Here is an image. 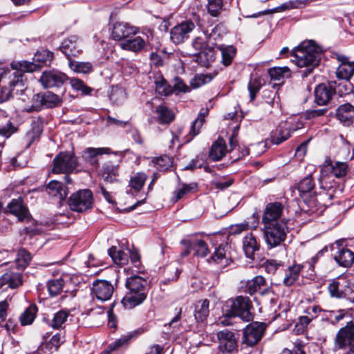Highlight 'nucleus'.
I'll list each match as a JSON object with an SVG mask.
<instances>
[{"label":"nucleus","instance_id":"69168bd1","mask_svg":"<svg viewBox=\"0 0 354 354\" xmlns=\"http://www.w3.org/2000/svg\"><path fill=\"white\" fill-rule=\"evenodd\" d=\"M333 165L332 160L329 158H327L325 160L324 164L321 168V176L319 178V183L322 189H325V185L324 184L326 183L323 177L325 175H327L328 172L331 170V167Z\"/></svg>","mask_w":354,"mask_h":354},{"label":"nucleus","instance_id":"39448f33","mask_svg":"<svg viewBox=\"0 0 354 354\" xmlns=\"http://www.w3.org/2000/svg\"><path fill=\"white\" fill-rule=\"evenodd\" d=\"M320 46H296L290 52L292 59L299 67L316 65Z\"/></svg>","mask_w":354,"mask_h":354},{"label":"nucleus","instance_id":"603ef678","mask_svg":"<svg viewBox=\"0 0 354 354\" xmlns=\"http://www.w3.org/2000/svg\"><path fill=\"white\" fill-rule=\"evenodd\" d=\"M31 261L30 254L25 249L22 248L18 251L16 263L17 268L24 269L30 263Z\"/></svg>","mask_w":354,"mask_h":354},{"label":"nucleus","instance_id":"a18cd8bd","mask_svg":"<svg viewBox=\"0 0 354 354\" xmlns=\"http://www.w3.org/2000/svg\"><path fill=\"white\" fill-rule=\"evenodd\" d=\"M59 50L66 57L69 63L73 62L74 59L82 53V50L79 48V46H60Z\"/></svg>","mask_w":354,"mask_h":354},{"label":"nucleus","instance_id":"0eeeda50","mask_svg":"<svg viewBox=\"0 0 354 354\" xmlns=\"http://www.w3.org/2000/svg\"><path fill=\"white\" fill-rule=\"evenodd\" d=\"M288 228L284 220L279 223L264 224L263 234L266 243L270 248L279 245L286 238Z\"/></svg>","mask_w":354,"mask_h":354},{"label":"nucleus","instance_id":"0e129e2a","mask_svg":"<svg viewBox=\"0 0 354 354\" xmlns=\"http://www.w3.org/2000/svg\"><path fill=\"white\" fill-rule=\"evenodd\" d=\"M283 266L281 261L268 259L263 263L265 270L268 274H274L275 272Z\"/></svg>","mask_w":354,"mask_h":354},{"label":"nucleus","instance_id":"e433bc0d","mask_svg":"<svg viewBox=\"0 0 354 354\" xmlns=\"http://www.w3.org/2000/svg\"><path fill=\"white\" fill-rule=\"evenodd\" d=\"M307 1H308V0L290 1L288 2L281 4L279 7H277V8H274L272 9L266 10L261 12V13L262 15H268V14H272V13L277 12L284 11L286 10L299 8H301L302 6H304L306 5V2H307Z\"/></svg>","mask_w":354,"mask_h":354},{"label":"nucleus","instance_id":"4c0bfd02","mask_svg":"<svg viewBox=\"0 0 354 354\" xmlns=\"http://www.w3.org/2000/svg\"><path fill=\"white\" fill-rule=\"evenodd\" d=\"M268 73L271 80L283 82L291 76V71L288 66H275L268 69Z\"/></svg>","mask_w":354,"mask_h":354},{"label":"nucleus","instance_id":"79ce46f5","mask_svg":"<svg viewBox=\"0 0 354 354\" xmlns=\"http://www.w3.org/2000/svg\"><path fill=\"white\" fill-rule=\"evenodd\" d=\"M37 312V306L35 304L30 305L19 317L21 325L28 326L32 324L35 319Z\"/></svg>","mask_w":354,"mask_h":354},{"label":"nucleus","instance_id":"6e6552de","mask_svg":"<svg viewBox=\"0 0 354 354\" xmlns=\"http://www.w3.org/2000/svg\"><path fill=\"white\" fill-rule=\"evenodd\" d=\"M333 350L348 351L344 354H354V322L349 321L346 326L342 327L337 333L334 339Z\"/></svg>","mask_w":354,"mask_h":354},{"label":"nucleus","instance_id":"58836bf2","mask_svg":"<svg viewBox=\"0 0 354 354\" xmlns=\"http://www.w3.org/2000/svg\"><path fill=\"white\" fill-rule=\"evenodd\" d=\"M209 301L205 299L198 302L195 307L194 317L197 322H203L209 315Z\"/></svg>","mask_w":354,"mask_h":354},{"label":"nucleus","instance_id":"a19ab883","mask_svg":"<svg viewBox=\"0 0 354 354\" xmlns=\"http://www.w3.org/2000/svg\"><path fill=\"white\" fill-rule=\"evenodd\" d=\"M221 53L222 63L225 66H230L236 54V49L234 46H218Z\"/></svg>","mask_w":354,"mask_h":354},{"label":"nucleus","instance_id":"f3484780","mask_svg":"<svg viewBox=\"0 0 354 354\" xmlns=\"http://www.w3.org/2000/svg\"><path fill=\"white\" fill-rule=\"evenodd\" d=\"M66 80V75L55 70L44 71L39 79L41 85L46 88L59 87L64 84Z\"/></svg>","mask_w":354,"mask_h":354},{"label":"nucleus","instance_id":"680f3d73","mask_svg":"<svg viewBox=\"0 0 354 354\" xmlns=\"http://www.w3.org/2000/svg\"><path fill=\"white\" fill-rule=\"evenodd\" d=\"M156 91L162 95H169L172 93V90L167 81L162 78L156 80Z\"/></svg>","mask_w":354,"mask_h":354},{"label":"nucleus","instance_id":"aec40b11","mask_svg":"<svg viewBox=\"0 0 354 354\" xmlns=\"http://www.w3.org/2000/svg\"><path fill=\"white\" fill-rule=\"evenodd\" d=\"M283 206L281 203L274 202L268 203L263 212L262 221L263 224L279 223L278 219L281 217Z\"/></svg>","mask_w":354,"mask_h":354},{"label":"nucleus","instance_id":"20e7f679","mask_svg":"<svg viewBox=\"0 0 354 354\" xmlns=\"http://www.w3.org/2000/svg\"><path fill=\"white\" fill-rule=\"evenodd\" d=\"M126 288L127 292L122 299L124 308L131 309L141 304L147 298V281L138 275L131 276L127 279Z\"/></svg>","mask_w":354,"mask_h":354},{"label":"nucleus","instance_id":"f704fd0d","mask_svg":"<svg viewBox=\"0 0 354 354\" xmlns=\"http://www.w3.org/2000/svg\"><path fill=\"white\" fill-rule=\"evenodd\" d=\"M216 57L215 50L213 47L205 46L196 55V61L202 66L208 67Z\"/></svg>","mask_w":354,"mask_h":354},{"label":"nucleus","instance_id":"4468645a","mask_svg":"<svg viewBox=\"0 0 354 354\" xmlns=\"http://www.w3.org/2000/svg\"><path fill=\"white\" fill-rule=\"evenodd\" d=\"M218 350L223 353H232L238 350V337L236 334L228 329L217 333Z\"/></svg>","mask_w":354,"mask_h":354},{"label":"nucleus","instance_id":"b1692460","mask_svg":"<svg viewBox=\"0 0 354 354\" xmlns=\"http://www.w3.org/2000/svg\"><path fill=\"white\" fill-rule=\"evenodd\" d=\"M292 123V120H286L281 122L271 133L270 140L272 143L279 145L288 139L290 137L288 128Z\"/></svg>","mask_w":354,"mask_h":354},{"label":"nucleus","instance_id":"2f4dec72","mask_svg":"<svg viewBox=\"0 0 354 354\" xmlns=\"http://www.w3.org/2000/svg\"><path fill=\"white\" fill-rule=\"evenodd\" d=\"M330 85L333 95H337L339 97L349 94L353 89L352 84L348 80L337 78V80L330 81Z\"/></svg>","mask_w":354,"mask_h":354},{"label":"nucleus","instance_id":"f03ea898","mask_svg":"<svg viewBox=\"0 0 354 354\" xmlns=\"http://www.w3.org/2000/svg\"><path fill=\"white\" fill-rule=\"evenodd\" d=\"M153 37V32L149 29L140 31L139 28L122 21L113 24L111 37L115 41L126 40L127 44H147Z\"/></svg>","mask_w":354,"mask_h":354},{"label":"nucleus","instance_id":"cd10ccee","mask_svg":"<svg viewBox=\"0 0 354 354\" xmlns=\"http://www.w3.org/2000/svg\"><path fill=\"white\" fill-rule=\"evenodd\" d=\"M334 259L342 267H351L354 263V252L346 248H339L334 254Z\"/></svg>","mask_w":354,"mask_h":354},{"label":"nucleus","instance_id":"3c124183","mask_svg":"<svg viewBox=\"0 0 354 354\" xmlns=\"http://www.w3.org/2000/svg\"><path fill=\"white\" fill-rule=\"evenodd\" d=\"M64 281L62 279H51L48 281L47 288L52 297L58 295L62 290Z\"/></svg>","mask_w":354,"mask_h":354},{"label":"nucleus","instance_id":"c756f323","mask_svg":"<svg viewBox=\"0 0 354 354\" xmlns=\"http://www.w3.org/2000/svg\"><path fill=\"white\" fill-rule=\"evenodd\" d=\"M46 192L53 197H57L60 201H64L68 193V188L61 182L51 180L46 186Z\"/></svg>","mask_w":354,"mask_h":354},{"label":"nucleus","instance_id":"f257e3e1","mask_svg":"<svg viewBox=\"0 0 354 354\" xmlns=\"http://www.w3.org/2000/svg\"><path fill=\"white\" fill-rule=\"evenodd\" d=\"M299 196L304 204L301 206L303 211L309 214H321L327 206L330 204L335 196V190L330 186L326 189L316 193L315 183L311 174L302 178L296 186Z\"/></svg>","mask_w":354,"mask_h":354},{"label":"nucleus","instance_id":"052dcab7","mask_svg":"<svg viewBox=\"0 0 354 354\" xmlns=\"http://www.w3.org/2000/svg\"><path fill=\"white\" fill-rule=\"evenodd\" d=\"M348 171V165L344 162L337 161L334 165L331 167L330 171L335 177L342 178L346 175Z\"/></svg>","mask_w":354,"mask_h":354},{"label":"nucleus","instance_id":"1a4fd4ad","mask_svg":"<svg viewBox=\"0 0 354 354\" xmlns=\"http://www.w3.org/2000/svg\"><path fill=\"white\" fill-rule=\"evenodd\" d=\"M199 21L200 16L194 14L192 19H185L174 26L170 30L171 41L176 44L185 42L195 29L196 24H199Z\"/></svg>","mask_w":354,"mask_h":354},{"label":"nucleus","instance_id":"72a5a7b5","mask_svg":"<svg viewBox=\"0 0 354 354\" xmlns=\"http://www.w3.org/2000/svg\"><path fill=\"white\" fill-rule=\"evenodd\" d=\"M43 132V125L40 120H34L31 123V129L26 135L27 147H29L35 141L37 140Z\"/></svg>","mask_w":354,"mask_h":354},{"label":"nucleus","instance_id":"c9c22d12","mask_svg":"<svg viewBox=\"0 0 354 354\" xmlns=\"http://www.w3.org/2000/svg\"><path fill=\"white\" fill-rule=\"evenodd\" d=\"M158 120L160 124H170L175 118V114L172 110L164 104L158 105L156 109Z\"/></svg>","mask_w":354,"mask_h":354},{"label":"nucleus","instance_id":"5701e85b","mask_svg":"<svg viewBox=\"0 0 354 354\" xmlns=\"http://www.w3.org/2000/svg\"><path fill=\"white\" fill-rule=\"evenodd\" d=\"M110 153L111 149L108 147H88L84 151L82 158L88 165L93 168H97L99 165L97 156L102 154H109Z\"/></svg>","mask_w":354,"mask_h":354},{"label":"nucleus","instance_id":"de8ad7c7","mask_svg":"<svg viewBox=\"0 0 354 354\" xmlns=\"http://www.w3.org/2000/svg\"><path fill=\"white\" fill-rule=\"evenodd\" d=\"M68 310H60L54 314L50 326L55 329L62 328L63 324L67 321L69 316Z\"/></svg>","mask_w":354,"mask_h":354},{"label":"nucleus","instance_id":"393cba45","mask_svg":"<svg viewBox=\"0 0 354 354\" xmlns=\"http://www.w3.org/2000/svg\"><path fill=\"white\" fill-rule=\"evenodd\" d=\"M333 95L330 81L327 84H320L315 89V102L319 106L326 105Z\"/></svg>","mask_w":354,"mask_h":354},{"label":"nucleus","instance_id":"7c9ffc66","mask_svg":"<svg viewBox=\"0 0 354 354\" xmlns=\"http://www.w3.org/2000/svg\"><path fill=\"white\" fill-rule=\"evenodd\" d=\"M8 286L11 289H15L22 285V275L17 272H9L0 277V288Z\"/></svg>","mask_w":354,"mask_h":354},{"label":"nucleus","instance_id":"13d9d810","mask_svg":"<svg viewBox=\"0 0 354 354\" xmlns=\"http://www.w3.org/2000/svg\"><path fill=\"white\" fill-rule=\"evenodd\" d=\"M212 80L210 74H198L196 75L190 82L191 86L196 88L209 83Z\"/></svg>","mask_w":354,"mask_h":354},{"label":"nucleus","instance_id":"dca6fc26","mask_svg":"<svg viewBox=\"0 0 354 354\" xmlns=\"http://www.w3.org/2000/svg\"><path fill=\"white\" fill-rule=\"evenodd\" d=\"M8 208L9 212L16 216L19 221L37 224V222L32 220L28 207L24 205L23 199L21 197L17 199H12L8 203Z\"/></svg>","mask_w":354,"mask_h":354},{"label":"nucleus","instance_id":"5fc2aeb1","mask_svg":"<svg viewBox=\"0 0 354 354\" xmlns=\"http://www.w3.org/2000/svg\"><path fill=\"white\" fill-rule=\"evenodd\" d=\"M223 7V0H207V12L212 17H218Z\"/></svg>","mask_w":354,"mask_h":354},{"label":"nucleus","instance_id":"09e8293b","mask_svg":"<svg viewBox=\"0 0 354 354\" xmlns=\"http://www.w3.org/2000/svg\"><path fill=\"white\" fill-rule=\"evenodd\" d=\"M147 176L144 172H138L133 176L129 181V185L136 191H140L145 183Z\"/></svg>","mask_w":354,"mask_h":354},{"label":"nucleus","instance_id":"864d4df0","mask_svg":"<svg viewBox=\"0 0 354 354\" xmlns=\"http://www.w3.org/2000/svg\"><path fill=\"white\" fill-rule=\"evenodd\" d=\"M53 58V53L52 52L46 49H41L35 53L33 61L47 65L51 62Z\"/></svg>","mask_w":354,"mask_h":354},{"label":"nucleus","instance_id":"4be33fe9","mask_svg":"<svg viewBox=\"0 0 354 354\" xmlns=\"http://www.w3.org/2000/svg\"><path fill=\"white\" fill-rule=\"evenodd\" d=\"M230 249V245L227 243L220 244L215 248L212 259L221 267H226L232 261Z\"/></svg>","mask_w":354,"mask_h":354},{"label":"nucleus","instance_id":"4d7b16f0","mask_svg":"<svg viewBox=\"0 0 354 354\" xmlns=\"http://www.w3.org/2000/svg\"><path fill=\"white\" fill-rule=\"evenodd\" d=\"M126 92L122 87L115 86L112 88L110 100L115 104H119L126 99Z\"/></svg>","mask_w":354,"mask_h":354},{"label":"nucleus","instance_id":"338daca9","mask_svg":"<svg viewBox=\"0 0 354 354\" xmlns=\"http://www.w3.org/2000/svg\"><path fill=\"white\" fill-rule=\"evenodd\" d=\"M195 185L194 184H183L181 187L176 189L174 192V196L175 197V201H177L182 198L185 195L190 192Z\"/></svg>","mask_w":354,"mask_h":354},{"label":"nucleus","instance_id":"473e14b6","mask_svg":"<svg viewBox=\"0 0 354 354\" xmlns=\"http://www.w3.org/2000/svg\"><path fill=\"white\" fill-rule=\"evenodd\" d=\"M180 243L183 245H191L192 249L194 251V255L198 257H205L209 252L207 244L202 239H184Z\"/></svg>","mask_w":354,"mask_h":354},{"label":"nucleus","instance_id":"f8f14e48","mask_svg":"<svg viewBox=\"0 0 354 354\" xmlns=\"http://www.w3.org/2000/svg\"><path fill=\"white\" fill-rule=\"evenodd\" d=\"M93 196L90 189H81L73 194L68 199V205L73 211L83 212L92 207Z\"/></svg>","mask_w":354,"mask_h":354},{"label":"nucleus","instance_id":"423d86ee","mask_svg":"<svg viewBox=\"0 0 354 354\" xmlns=\"http://www.w3.org/2000/svg\"><path fill=\"white\" fill-rule=\"evenodd\" d=\"M227 315L230 317H239L245 322H250L253 316L251 313L252 304L248 297L238 296L234 299H230L227 301Z\"/></svg>","mask_w":354,"mask_h":354},{"label":"nucleus","instance_id":"7ed1b4c3","mask_svg":"<svg viewBox=\"0 0 354 354\" xmlns=\"http://www.w3.org/2000/svg\"><path fill=\"white\" fill-rule=\"evenodd\" d=\"M11 68H0V85H5L12 89L22 84L24 73H31L39 71L41 66L34 62L22 60L12 61Z\"/></svg>","mask_w":354,"mask_h":354},{"label":"nucleus","instance_id":"2eb2a0df","mask_svg":"<svg viewBox=\"0 0 354 354\" xmlns=\"http://www.w3.org/2000/svg\"><path fill=\"white\" fill-rule=\"evenodd\" d=\"M113 286L106 280H96L93 283L92 295L100 301L110 300L113 295Z\"/></svg>","mask_w":354,"mask_h":354},{"label":"nucleus","instance_id":"9b49d317","mask_svg":"<svg viewBox=\"0 0 354 354\" xmlns=\"http://www.w3.org/2000/svg\"><path fill=\"white\" fill-rule=\"evenodd\" d=\"M77 166V158L70 151L59 153L53 159L52 172L68 174L73 172Z\"/></svg>","mask_w":354,"mask_h":354},{"label":"nucleus","instance_id":"9d476101","mask_svg":"<svg viewBox=\"0 0 354 354\" xmlns=\"http://www.w3.org/2000/svg\"><path fill=\"white\" fill-rule=\"evenodd\" d=\"M267 325L263 322H253L242 330L241 344L245 347H254L263 338Z\"/></svg>","mask_w":354,"mask_h":354},{"label":"nucleus","instance_id":"37998d69","mask_svg":"<svg viewBox=\"0 0 354 354\" xmlns=\"http://www.w3.org/2000/svg\"><path fill=\"white\" fill-rule=\"evenodd\" d=\"M205 114L200 113L197 118L192 122L186 142L191 141L200 133L201 128L205 122Z\"/></svg>","mask_w":354,"mask_h":354},{"label":"nucleus","instance_id":"ddd939ff","mask_svg":"<svg viewBox=\"0 0 354 354\" xmlns=\"http://www.w3.org/2000/svg\"><path fill=\"white\" fill-rule=\"evenodd\" d=\"M304 268H307L310 271V275L314 272V266L310 263H304L301 264L295 263L288 266L284 271V277L282 281L283 286L288 288L294 286L299 280Z\"/></svg>","mask_w":354,"mask_h":354},{"label":"nucleus","instance_id":"6ab92c4d","mask_svg":"<svg viewBox=\"0 0 354 354\" xmlns=\"http://www.w3.org/2000/svg\"><path fill=\"white\" fill-rule=\"evenodd\" d=\"M335 55L340 63L335 73L337 78L349 80L354 74V62H351L348 57L339 53Z\"/></svg>","mask_w":354,"mask_h":354},{"label":"nucleus","instance_id":"a878e982","mask_svg":"<svg viewBox=\"0 0 354 354\" xmlns=\"http://www.w3.org/2000/svg\"><path fill=\"white\" fill-rule=\"evenodd\" d=\"M33 100L35 103H39V105L47 108H53L59 106L62 103L61 98L50 91L38 93L34 95Z\"/></svg>","mask_w":354,"mask_h":354},{"label":"nucleus","instance_id":"bb28decb","mask_svg":"<svg viewBox=\"0 0 354 354\" xmlns=\"http://www.w3.org/2000/svg\"><path fill=\"white\" fill-rule=\"evenodd\" d=\"M243 250L247 258L254 259L257 252L260 249V243L252 233L247 234L243 239Z\"/></svg>","mask_w":354,"mask_h":354},{"label":"nucleus","instance_id":"6e6d98bb","mask_svg":"<svg viewBox=\"0 0 354 354\" xmlns=\"http://www.w3.org/2000/svg\"><path fill=\"white\" fill-rule=\"evenodd\" d=\"M70 68L80 73H88L93 71L92 64L89 62H75L69 63Z\"/></svg>","mask_w":354,"mask_h":354},{"label":"nucleus","instance_id":"412c9836","mask_svg":"<svg viewBox=\"0 0 354 354\" xmlns=\"http://www.w3.org/2000/svg\"><path fill=\"white\" fill-rule=\"evenodd\" d=\"M335 118L344 126L354 124V106L350 103L339 105L335 110Z\"/></svg>","mask_w":354,"mask_h":354},{"label":"nucleus","instance_id":"a211bd4d","mask_svg":"<svg viewBox=\"0 0 354 354\" xmlns=\"http://www.w3.org/2000/svg\"><path fill=\"white\" fill-rule=\"evenodd\" d=\"M149 330V326L148 325L142 326L133 331L122 335L119 339H117L113 342L111 343L108 346L112 351H117L122 346H127L131 340L136 339L143 333L147 332Z\"/></svg>","mask_w":354,"mask_h":354},{"label":"nucleus","instance_id":"ea45409f","mask_svg":"<svg viewBox=\"0 0 354 354\" xmlns=\"http://www.w3.org/2000/svg\"><path fill=\"white\" fill-rule=\"evenodd\" d=\"M266 283V281L263 277L261 275L256 276L252 279L248 280L246 282L245 291L250 295H252L259 291L261 287L264 286Z\"/></svg>","mask_w":354,"mask_h":354},{"label":"nucleus","instance_id":"774afa93","mask_svg":"<svg viewBox=\"0 0 354 354\" xmlns=\"http://www.w3.org/2000/svg\"><path fill=\"white\" fill-rule=\"evenodd\" d=\"M64 342V336H62L59 333H56L49 340L48 343V347L50 349L55 348V350H57V348Z\"/></svg>","mask_w":354,"mask_h":354},{"label":"nucleus","instance_id":"e2e57ef3","mask_svg":"<svg viewBox=\"0 0 354 354\" xmlns=\"http://www.w3.org/2000/svg\"><path fill=\"white\" fill-rule=\"evenodd\" d=\"M261 87V83L259 78L255 77L250 80L248 85V88L250 92V97L251 101L254 100L257 93L259 91Z\"/></svg>","mask_w":354,"mask_h":354},{"label":"nucleus","instance_id":"49530a36","mask_svg":"<svg viewBox=\"0 0 354 354\" xmlns=\"http://www.w3.org/2000/svg\"><path fill=\"white\" fill-rule=\"evenodd\" d=\"M344 279H333L328 285V290L331 297L337 298H344L343 288Z\"/></svg>","mask_w":354,"mask_h":354},{"label":"nucleus","instance_id":"8fccbe9b","mask_svg":"<svg viewBox=\"0 0 354 354\" xmlns=\"http://www.w3.org/2000/svg\"><path fill=\"white\" fill-rule=\"evenodd\" d=\"M252 221L251 223L249 222H245L243 223L236 224L231 228V231L233 234H240L243 231L248 229H256L259 220L258 217L254 215L252 217Z\"/></svg>","mask_w":354,"mask_h":354},{"label":"nucleus","instance_id":"bf43d9fd","mask_svg":"<svg viewBox=\"0 0 354 354\" xmlns=\"http://www.w3.org/2000/svg\"><path fill=\"white\" fill-rule=\"evenodd\" d=\"M158 170L165 171L172 166L171 159L167 156L156 158L153 160Z\"/></svg>","mask_w":354,"mask_h":354},{"label":"nucleus","instance_id":"c03bdc74","mask_svg":"<svg viewBox=\"0 0 354 354\" xmlns=\"http://www.w3.org/2000/svg\"><path fill=\"white\" fill-rule=\"evenodd\" d=\"M108 253L116 264L123 265L128 262L129 254L121 250L117 249L115 246H112L109 249Z\"/></svg>","mask_w":354,"mask_h":354},{"label":"nucleus","instance_id":"c85d7f7f","mask_svg":"<svg viewBox=\"0 0 354 354\" xmlns=\"http://www.w3.org/2000/svg\"><path fill=\"white\" fill-rule=\"evenodd\" d=\"M227 151L225 140L219 137L212 143L209 152V157L212 160L218 161L225 156Z\"/></svg>","mask_w":354,"mask_h":354}]
</instances>
